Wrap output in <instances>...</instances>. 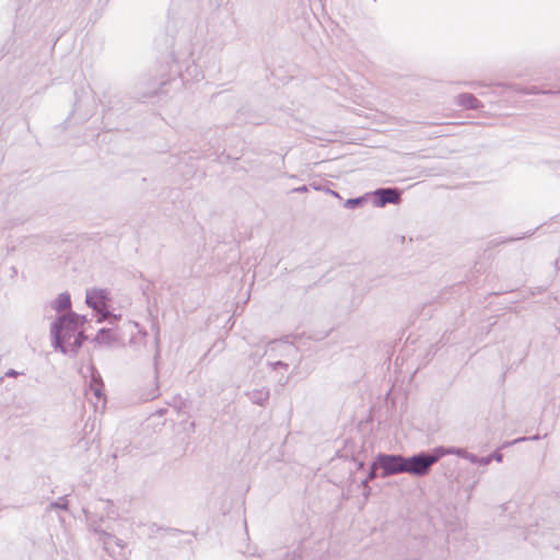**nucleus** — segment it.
I'll use <instances>...</instances> for the list:
<instances>
[{
    "mask_svg": "<svg viewBox=\"0 0 560 560\" xmlns=\"http://www.w3.org/2000/svg\"><path fill=\"white\" fill-rule=\"evenodd\" d=\"M153 329H154L155 343H156V347H159V340H160V327H159V325L154 324L153 325Z\"/></svg>",
    "mask_w": 560,
    "mask_h": 560,
    "instance_id": "nucleus-24",
    "label": "nucleus"
},
{
    "mask_svg": "<svg viewBox=\"0 0 560 560\" xmlns=\"http://www.w3.org/2000/svg\"><path fill=\"white\" fill-rule=\"evenodd\" d=\"M88 526L97 535V540L103 545V550L107 556L106 560H128V550L121 539L102 529L93 516L88 515Z\"/></svg>",
    "mask_w": 560,
    "mask_h": 560,
    "instance_id": "nucleus-2",
    "label": "nucleus"
},
{
    "mask_svg": "<svg viewBox=\"0 0 560 560\" xmlns=\"http://www.w3.org/2000/svg\"><path fill=\"white\" fill-rule=\"evenodd\" d=\"M91 390L94 392V395L97 398L102 397V384L101 381L98 380V376H95L94 373H92Z\"/></svg>",
    "mask_w": 560,
    "mask_h": 560,
    "instance_id": "nucleus-17",
    "label": "nucleus"
},
{
    "mask_svg": "<svg viewBox=\"0 0 560 560\" xmlns=\"http://www.w3.org/2000/svg\"><path fill=\"white\" fill-rule=\"evenodd\" d=\"M539 439V435L536 434L534 436H530V438H518V439H515L514 441L510 442V443H506L504 446H508V445H512V444H516V443H520V442H523V441H527V440H532V441H536Z\"/></svg>",
    "mask_w": 560,
    "mask_h": 560,
    "instance_id": "nucleus-21",
    "label": "nucleus"
},
{
    "mask_svg": "<svg viewBox=\"0 0 560 560\" xmlns=\"http://www.w3.org/2000/svg\"><path fill=\"white\" fill-rule=\"evenodd\" d=\"M438 450H439L440 458H442V457H444L446 455H457V456H459L462 458H465V459L469 460L470 463L477 460V456L476 455L467 452L464 448L439 446Z\"/></svg>",
    "mask_w": 560,
    "mask_h": 560,
    "instance_id": "nucleus-10",
    "label": "nucleus"
},
{
    "mask_svg": "<svg viewBox=\"0 0 560 560\" xmlns=\"http://www.w3.org/2000/svg\"><path fill=\"white\" fill-rule=\"evenodd\" d=\"M289 378H290V377H289V376H287V377H284V378H281V380H280V382H281L282 384H285V383L289 381Z\"/></svg>",
    "mask_w": 560,
    "mask_h": 560,
    "instance_id": "nucleus-29",
    "label": "nucleus"
},
{
    "mask_svg": "<svg viewBox=\"0 0 560 560\" xmlns=\"http://www.w3.org/2000/svg\"><path fill=\"white\" fill-rule=\"evenodd\" d=\"M558 93L560 94V91Z\"/></svg>",
    "mask_w": 560,
    "mask_h": 560,
    "instance_id": "nucleus-30",
    "label": "nucleus"
},
{
    "mask_svg": "<svg viewBox=\"0 0 560 560\" xmlns=\"http://www.w3.org/2000/svg\"><path fill=\"white\" fill-rule=\"evenodd\" d=\"M86 305L98 314L97 323L104 320H117L119 316L113 315L108 307L110 303L109 292L106 289L91 288L85 292Z\"/></svg>",
    "mask_w": 560,
    "mask_h": 560,
    "instance_id": "nucleus-3",
    "label": "nucleus"
},
{
    "mask_svg": "<svg viewBox=\"0 0 560 560\" xmlns=\"http://www.w3.org/2000/svg\"><path fill=\"white\" fill-rule=\"evenodd\" d=\"M439 459L438 447L433 448L431 453H419L406 457V472L415 476H425Z\"/></svg>",
    "mask_w": 560,
    "mask_h": 560,
    "instance_id": "nucleus-5",
    "label": "nucleus"
},
{
    "mask_svg": "<svg viewBox=\"0 0 560 560\" xmlns=\"http://www.w3.org/2000/svg\"><path fill=\"white\" fill-rule=\"evenodd\" d=\"M517 91L521 92V93H524V94H547V93H550V91L539 90L536 86H530L528 89H518Z\"/></svg>",
    "mask_w": 560,
    "mask_h": 560,
    "instance_id": "nucleus-20",
    "label": "nucleus"
},
{
    "mask_svg": "<svg viewBox=\"0 0 560 560\" xmlns=\"http://www.w3.org/2000/svg\"><path fill=\"white\" fill-rule=\"evenodd\" d=\"M160 357V351L159 349L156 350V353L154 355V372H155V383H154V387L153 389L151 390V393L148 395L147 399H154L156 398L159 395H160V390H159V384H158V359Z\"/></svg>",
    "mask_w": 560,
    "mask_h": 560,
    "instance_id": "nucleus-16",
    "label": "nucleus"
},
{
    "mask_svg": "<svg viewBox=\"0 0 560 560\" xmlns=\"http://www.w3.org/2000/svg\"><path fill=\"white\" fill-rule=\"evenodd\" d=\"M376 207H384L386 203H397L399 201V192L394 188H380L374 191Z\"/></svg>",
    "mask_w": 560,
    "mask_h": 560,
    "instance_id": "nucleus-8",
    "label": "nucleus"
},
{
    "mask_svg": "<svg viewBox=\"0 0 560 560\" xmlns=\"http://www.w3.org/2000/svg\"><path fill=\"white\" fill-rule=\"evenodd\" d=\"M18 374H19V373H18L16 371H14V370H9V371L7 372V376H13V377H14V376H16Z\"/></svg>",
    "mask_w": 560,
    "mask_h": 560,
    "instance_id": "nucleus-26",
    "label": "nucleus"
},
{
    "mask_svg": "<svg viewBox=\"0 0 560 560\" xmlns=\"http://www.w3.org/2000/svg\"><path fill=\"white\" fill-rule=\"evenodd\" d=\"M268 354L271 357L272 353L280 355L283 359L270 361L269 365L272 370H284L287 371L289 365L295 361L298 357V349L290 342L285 341H273L269 345Z\"/></svg>",
    "mask_w": 560,
    "mask_h": 560,
    "instance_id": "nucleus-4",
    "label": "nucleus"
},
{
    "mask_svg": "<svg viewBox=\"0 0 560 560\" xmlns=\"http://www.w3.org/2000/svg\"><path fill=\"white\" fill-rule=\"evenodd\" d=\"M170 81V77L161 75L159 79L143 78L140 84L144 89V95H153Z\"/></svg>",
    "mask_w": 560,
    "mask_h": 560,
    "instance_id": "nucleus-9",
    "label": "nucleus"
},
{
    "mask_svg": "<svg viewBox=\"0 0 560 560\" xmlns=\"http://www.w3.org/2000/svg\"><path fill=\"white\" fill-rule=\"evenodd\" d=\"M51 509L67 510L68 509V501L66 500V498H59L58 501L51 502L49 504L48 510H51Z\"/></svg>",
    "mask_w": 560,
    "mask_h": 560,
    "instance_id": "nucleus-19",
    "label": "nucleus"
},
{
    "mask_svg": "<svg viewBox=\"0 0 560 560\" xmlns=\"http://www.w3.org/2000/svg\"><path fill=\"white\" fill-rule=\"evenodd\" d=\"M85 518L88 515L93 516L96 523L101 526L104 518L117 517V511L110 500H96L90 508L83 510Z\"/></svg>",
    "mask_w": 560,
    "mask_h": 560,
    "instance_id": "nucleus-7",
    "label": "nucleus"
},
{
    "mask_svg": "<svg viewBox=\"0 0 560 560\" xmlns=\"http://www.w3.org/2000/svg\"><path fill=\"white\" fill-rule=\"evenodd\" d=\"M457 104L464 108L476 109L479 108L480 102L472 95L464 93L457 96Z\"/></svg>",
    "mask_w": 560,
    "mask_h": 560,
    "instance_id": "nucleus-15",
    "label": "nucleus"
},
{
    "mask_svg": "<svg viewBox=\"0 0 560 560\" xmlns=\"http://www.w3.org/2000/svg\"><path fill=\"white\" fill-rule=\"evenodd\" d=\"M492 460V457L486 456V457H477L476 462H471L472 464H479L482 466L489 465Z\"/></svg>",
    "mask_w": 560,
    "mask_h": 560,
    "instance_id": "nucleus-22",
    "label": "nucleus"
},
{
    "mask_svg": "<svg viewBox=\"0 0 560 560\" xmlns=\"http://www.w3.org/2000/svg\"><path fill=\"white\" fill-rule=\"evenodd\" d=\"M328 191H329L332 196H335V197L339 198V194H338V192H336V191H334V190H328Z\"/></svg>",
    "mask_w": 560,
    "mask_h": 560,
    "instance_id": "nucleus-28",
    "label": "nucleus"
},
{
    "mask_svg": "<svg viewBox=\"0 0 560 560\" xmlns=\"http://www.w3.org/2000/svg\"><path fill=\"white\" fill-rule=\"evenodd\" d=\"M366 201V197H358V198H351L347 199L343 203L345 208L352 209L359 206H362Z\"/></svg>",
    "mask_w": 560,
    "mask_h": 560,
    "instance_id": "nucleus-18",
    "label": "nucleus"
},
{
    "mask_svg": "<svg viewBox=\"0 0 560 560\" xmlns=\"http://www.w3.org/2000/svg\"><path fill=\"white\" fill-rule=\"evenodd\" d=\"M295 191L304 192V191H307V188H306V186H302V187L296 188Z\"/></svg>",
    "mask_w": 560,
    "mask_h": 560,
    "instance_id": "nucleus-27",
    "label": "nucleus"
},
{
    "mask_svg": "<svg viewBox=\"0 0 560 560\" xmlns=\"http://www.w3.org/2000/svg\"><path fill=\"white\" fill-rule=\"evenodd\" d=\"M489 457H492V460H495L498 463H501L503 459V455L501 453H493L492 455H489Z\"/></svg>",
    "mask_w": 560,
    "mask_h": 560,
    "instance_id": "nucleus-25",
    "label": "nucleus"
},
{
    "mask_svg": "<svg viewBox=\"0 0 560 560\" xmlns=\"http://www.w3.org/2000/svg\"><path fill=\"white\" fill-rule=\"evenodd\" d=\"M85 322V316L73 312L59 316L50 327L54 348L62 353L77 352L85 340L83 334Z\"/></svg>",
    "mask_w": 560,
    "mask_h": 560,
    "instance_id": "nucleus-1",
    "label": "nucleus"
},
{
    "mask_svg": "<svg viewBox=\"0 0 560 560\" xmlns=\"http://www.w3.org/2000/svg\"><path fill=\"white\" fill-rule=\"evenodd\" d=\"M71 306V299H70V294L67 293V292H63V293H60L52 302H51V307L56 311V312H62V311H66L68 308H70Z\"/></svg>",
    "mask_w": 560,
    "mask_h": 560,
    "instance_id": "nucleus-14",
    "label": "nucleus"
},
{
    "mask_svg": "<svg viewBox=\"0 0 560 560\" xmlns=\"http://www.w3.org/2000/svg\"><path fill=\"white\" fill-rule=\"evenodd\" d=\"M378 464L377 460L372 465L371 471L369 472L368 479L364 481V485L369 481L375 478L376 474L375 470L377 468Z\"/></svg>",
    "mask_w": 560,
    "mask_h": 560,
    "instance_id": "nucleus-23",
    "label": "nucleus"
},
{
    "mask_svg": "<svg viewBox=\"0 0 560 560\" xmlns=\"http://www.w3.org/2000/svg\"><path fill=\"white\" fill-rule=\"evenodd\" d=\"M94 340L101 346L113 347L116 345L118 338L112 329L102 328Z\"/></svg>",
    "mask_w": 560,
    "mask_h": 560,
    "instance_id": "nucleus-11",
    "label": "nucleus"
},
{
    "mask_svg": "<svg viewBox=\"0 0 560 560\" xmlns=\"http://www.w3.org/2000/svg\"><path fill=\"white\" fill-rule=\"evenodd\" d=\"M378 467L382 469V477L406 472V457L401 455L380 454L377 456Z\"/></svg>",
    "mask_w": 560,
    "mask_h": 560,
    "instance_id": "nucleus-6",
    "label": "nucleus"
},
{
    "mask_svg": "<svg viewBox=\"0 0 560 560\" xmlns=\"http://www.w3.org/2000/svg\"><path fill=\"white\" fill-rule=\"evenodd\" d=\"M132 326L137 329V332L130 338L129 346L133 347L136 350H140V348L145 345L148 334L138 323H132Z\"/></svg>",
    "mask_w": 560,
    "mask_h": 560,
    "instance_id": "nucleus-12",
    "label": "nucleus"
},
{
    "mask_svg": "<svg viewBox=\"0 0 560 560\" xmlns=\"http://www.w3.org/2000/svg\"><path fill=\"white\" fill-rule=\"evenodd\" d=\"M247 396L252 402L262 406L269 398V390L266 387H261L247 393Z\"/></svg>",
    "mask_w": 560,
    "mask_h": 560,
    "instance_id": "nucleus-13",
    "label": "nucleus"
}]
</instances>
